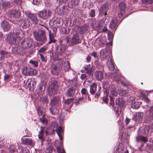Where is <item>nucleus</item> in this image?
<instances>
[{"mask_svg":"<svg viewBox=\"0 0 153 153\" xmlns=\"http://www.w3.org/2000/svg\"><path fill=\"white\" fill-rule=\"evenodd\" d=\"M9 153H18L16 147L13 145H10L8 148Z\"/></svg>","mask_w":153,"mask_h":153,"instance_id":"obj_35","label":"nucleus"},{"mask_svg":"<svg viewBox=\"0 0 153 153\" xmlns=\"http://www.w3.org/2000/svg\"><path fill=\"white\" fill-rule=\"evenodd\" d=\"M125 12H123L122 11H120V12L118 13V17L120 18L121 20L124 18V15L125 13Z\"/></svg>","mask_w":153,"mask_h":153,"instance_id":"obj_54","label":"nucleus"},{"mask_svg":"<svg viewBox=\"0 0 153 153\" xmlns=\"http://www.w3.org/2000/svg\"><path fill=\"white\" fill-rule=\"evenodd\" d=\"M40 101L44 104H45L46 106L47 105L48 100L47 97L44 96L40 98Z\"/></svg>","mask_w":153,"mask_h":153,"instance_id":"obj_42","label":"nucleus"},{"mask_svg":"<svg viewBox=\"0 0 153 153\" xmlns=\"http://www.w3.org/2000/svg\"><path fill=\"white\" fill-rule=\"evenodd\" d=\"M61 105L60 100L59 97H53L50 103L49 110L51 114L55 115L59 113V110Z\"/></svg>","mask_w":153,"mask_h":153,"instance_id":"obj_6","label":"nucleus"},{"mask_svg":"<svg viewBox=\"0 0 153 153\" xmlns=\"http://www.w3.org/2000/svg\"><path fill=\"white\" fill-rule=\"evenodd\" d=\"M49 38L50 41L49 42V44L51 43H55L56 42V40L53 38V36L51 35V33L49 32Z\"/></svg>","mask_w":153,"mask_h":153,"instance_id":"obj_52","label":"nucleus"},{"mask_svg":"<svg viewBox=\"0 0 153 153\" xmlns=\"http://www.w3.org/2000/svg\"><path fill=\"white\" fill-rule=\"evenodd\" d=\"M67 48V46L64 44H60L56 45L55 46V55L53 57V59L58 61L62 64V62L64 60V58L62 57L65 55Z\"/></svg>","mask_w":153,"mask_h":153,"instance_id":"obj_3","label":"nucleus"},{"mask_svg":"<svg viewBox=\"0 0 153 153\" xmlns=\"http://www.w3.org/2000/svg\"><path fill=\"white\" fill-rule=\"evenodd\" d=\"M19 25L22 27L23 29H25L29 27L30 25L29 20L27 18H23L19 21Z\"/></svg>","mask_w":153,"mask_h":153,"instance_id":"obj_18","label":"nucleus"},{"mask_svg":"<svg viewBox=\"0 0 153 153\" xmlns=\"http://www.w3.org/2000/svg\"><path fill=\"white\" fill-rule=\"evenodd\" d=\"M39 24V29L33 32V36L36 40L41 42L43 44L46 40V32L48 31V25L41 21H40Z\"/></svg>","mask_w":153,"mask_h":153,"instance_id":"obj_1","label":"nucleus"},{"mask_svg":"<svg viewBox=\"0 0 153 153\" xmlns=\"http://www.w3.org/2000/svg\"><path fill=\"white\" fill-rule=\"evenodd\" d=\"M39 55L40 56V59L42 62H46L47 61V58L45 56H43L42 54L39 53Z\"/></svg>","mask_w":153,"mask_h":153,"instance_id":"obj_57","label":"nucleus"},{"mask_svg":"<svg viewBox=\"0 0 153 153\" xmlns=\"http://www.w3.org/2000/svg\"><path fill=\"white\" fill-rule=\"evenodd\" d=\"M119 94L123 96H125L127 95L128 94L127 91L123 89H120L119 91Z\"/></svg>","mask_w":153,"mask_h":153,"instance_id":"obj_44","label":"nucleus"},{"mask_svg":"<svg viewBox=\"0 0 153 153\" xmlns=\"http://www.w3.org/2000/svg\"><path fill=\"white\" fill-rule=\"evenodd\" d=\"M136 140L137 142L145 143L148 140V139L146 137L138 135L136 137Z\"/></svg>","mask_w":153,"mask_h":153,"instance_id":"obj_31","label":"nucleus"},{"mask_svg":"<svg viewBox=\"0 0 153 153\" xmlns=\"http://www.w3.org/2000/svg\"><path fill=\"white\" fill-rule=\"evenodd\" d=\"M51 12L50 10L47 9H44L39 11L38 13L37 14L39 18L42 19H46L50 16Z\"/></svg>","mask_w":153,"mask_h":153,"instance_id":"obj_10","label":"nucleus"},{"mask_svg":"<svg viewBox=\"0 0 153 153\" xmlns=\"http://www.w3.org/2000/svg\"><path fill=\"white\" fill-rule=\"evenodd\" d=\"M110 76L113 80L118 82L120 80V76L117 73L114 74H111L110 75Z\"/></svg>","mask_w":153,"mask_h":153,"instance_id":"obj_26","label":"nucleus"},{"mask_svg":"<svg viewBox=\"0 0 153 153\" xmlns=\"http://www.w3.org/2000/svg\"><path fill=\"white\" fill-rule=\"evenodd\" d=\"M29 63L32 64L35 67H37L38 66L39 62L37 61L30 60Z\"/></svg>","mask_w":153,"mask_h":153,"instance_id":"obj_46","label":"nucleus"},{"mask_svg":"<svg viewBox=\"0 0 153 153\" xmlns=\"http://www.w3.org/2000/svg\"><path fill=\"white\" fill-rule=\"evenodd\" d=\"M141 104V102H134L132 101L131 105V107L133 109H136L139 107Z\"/></svg>","mask_w":153,"mask_h":153,"instance_id":"obj_36","label":"nucleus"},{"mask_svg":"<svg viewBox=\"0 0 153 153\" xmlns=\"http://www.w3.org/2000/svg\"><path fill=\"white\" fill-rule=\"evenodd\" d=\"M12 76L11 75L5 74L4 76V80H9L10 78Z\"/></svg>","mask_w":153,"mask_h":153,"instance_id":"obj_59","label":"nucleus"},{"mask_svg":"<svg viewBox=\"0 0 153 153\" xmlns=\"http://www.w3.org/2000/svg\"><path fill=\"white\" fill-rule=\"evenodd\" d=\"M94 76L96 79L98 80H101L103 78V73L101 71H97L94 74Z\"/></svg>","mask_w":153,"mask_h":153,"instance_id":"obj_25","label":"nucleus"},{"mask_svg":"<svg viewBox=\"0 0 153 153\" xmlns=\"http://www.w3.org/2000/svg\"><path fill=\"white\" fill-rule=\"evenodd\" d=\"M144 91H143L142 92L141 95H142V96H143V97L144 98V100L146 102H148L149 101V99L147 97L146 95H144Z\"/></svg>","mask_w":153,"mask_h":153,"instance_id":"obj_61","label":"nucleus"},{"mask_svg":"<svg viewBox=\"0 0 153 153\" xmlns=\"http://www.w3.org/2000/svg\"><path fill=\"white\" fill-rule=\"evenodd\" d=\"M73 100V99L72 98H71L70 99H67L66 100H65L64 102V103L65 104H69L71 102H72Z\"/></svg>","mask_w":153,"mask_h":153,"instance_id":"obj_56","label":"nucleus"},{"mask_svg":"<svg viewBox=\"0 0 153 153\" xmlns=\"http://www.w3.org/2000/svg\"><path fill=\"white\" fill-rule=\"evenodd\" d=\"M19 31H20V34H19V36H17V37H18V39H19V40L21 39L25 36V33L24 31L22 30Z\"/></svg>","mask_w":153,"mask_h":153,"instance_id":"obj_49","label":"nucleus"},{"mask_svg":"<svg viewBox=\"0 0 153 153\" xmlns=\"http://www.w3.org/2000/svg\"><path fill=\"white\" fill-rule=\"evenodd\" d=\"M143 3L146 4H151L152 3V0H142Z\"/></svg>","mask_w":153,"mask_h":153,"instance_id":"obj_64","label":"nucleus"},{"mask_svg":"<svg viewBox=\"0 0 153 153\" xmlns=\"http://www.w3.org/2000/svg\"><path fill=\"white\" fill-rule=\"evenodd\" d=\"M125 148V146L122 143H119L116 149L117 152L118 153H122Z\"/></svg>","mask_w":153,"mask_h":153,"instance_id":"obj_32","label":"nucleus"},{"mask_svg":"<svg viewBox=\"0 0 153 153\" xmlns=\"http://www.w3.org/2000/svg\"><path fill=\"white\" fill-rule=\"evenodd\" d=\"M6 40L7 42L9 43L13 44L15 43L16 39L14 36H12L11 34L9 33L7 35Z\"/></svg>","mask_w":153,"mask_h":153,"instance_id":"obj_21","label":"nucleus"},{"mask_svg":"<svg viewBox=\"0 0 153 153\" xmlns=\"http://www.w3.org/2000/svg\"><path fill=\"white\" fill-rule=\"evenodd\" d=\"M44 127L41 126L40 127V130L39 131V134L38 135L39 138L41 140V144H43V142L44 140V136L43 135L44 133Z\"/></svg>","mask_w":153,"mask_h":153,"instance_id":"obj_22","label":"nucleus"},{"mask_svg":"<svg viewBox=\"0 0 153 153\" xmlns=\"http://www.w3.org/2000/svg\"><path fill=\"white\" fill-rule=\"evenodd\" d=\"M45 145L46 148L45 150L46 153H55L53 147L51 145V141L50 140L46 141Z\"/></svg>","mask_w":153,"mask_h":153,"instance_id":"obj_15","label":"nucleus"},{"mask_svg":"<svg viewBox=\"0 0 153 153\" xmlns=\"http://www.w3.org/2000/svg\"><path fill=\"white\" fill-rule=\"evenodd\" d=\"M8 16L10 18H18L21 15L20 12L18 10H11L7 13Z\"/></svg>","mask_w":153,"mask_h":153,"instance_id":"obj_16","label":"nucleus"},{"mask_svg":"<svg viewBox=\"0 0 153 153\" xmlns=\"http://www.w3.org/2000/svg\"><path fill=\"white\" fill-rule=\"evenodd\" d=\"M55 130H56L59 140L61 141L60 144H61L62 143V140L63 139L64 129L61 126L58 127V124L56 122H53L51 123V128L48 129L47 130H46L45 131V133L47 135L48 134H53Z\"/></svg>","mask_w":153,"mask_h":153,"instance_id":"obj_4","label":"nucleus"},{"mask_svg":"<svg viewBox=\"0 0 153 153\" xmlns=\"http://www.w3.org/2000/svg\"><path fill=\"white\" fill-rule=\"evenodd\" d=\"M84 69L86 71V73L88 74H91L93 71L92 69H91V65L90 64L87 65L84 67Z\"/></svg>","mask_w":153,"mask_h":153,"instance_id":"obj_38","label":"nucleus"},{"mask_svg":"<svg viewBox=\"0 0 153 153\" xmlns=\"http://www.w3.org/2000/svg\"><path fill=\"white\" fill-rule=\"evenodd\" d=\"M64 70L66 72L68 71L70 69V67L69 63L68 60H65L64 62Z\"/></svg>","mask_w":153,"mask_h":153,"instance_id":"obj_37","label":"nucleus"},{"mask_svg":"<svg viewBox=\"0 0 153 153\" xmlns=\"http://www.w3.org/2000/svg\"><path fill=\"white\" fill-rule=\"evenodd\" d=\"M149 111L150 119H153V106L149 108Z\"/></svg>","mask_w":153,"mask_h":153,"instance_id":"obj_50","label":"nucleus"},{"mask_svg":"<svg viewBox=\"0 0 153 153\" xmlns=\"http://www.w3.org/2000/svg\"><path fill=\"white\" fill-rule=\"evenodd\" d=\"M26 15L30 19V20L35 24L38 23V20L37 16L35 14L32 13L30 11H27L25 13Z\"/></svg>","mask_w":153,"mask_h":153,"instance_id":"obj_13","label":"nucleus"},{"mask_svg":"<svg viewBox=\"0 0 153 153\" xmlns=\"http://www.w3.org/2000/svg\"><path fill=\"white\" fill-rule=\"evenodd\" d=\"M75 89L73 87L69 88L66 91V95L68 97H73L74 94Z\"/></svg>","mask_w":153,"mask_h":153,"instance_id":"obj_27","label":"nucleus"},{"mask_svg":"<svg viewBox=\"0 0 153 153\" xmlns=\"http://www.w3.org/2000/svg\"><path fill=\"white\" fill-rule=\"evenodd\" d=\"M90 16L91 18H93L95 16V10L94 9L92 10L89 13Z\"/></svg>","mask_w":153,"mask_h":153,"instance_id":"obj_58","label":"nucleus"},{"mask_svg":"<svg viewBox=\"0 0 153 153\" xmlns=\"http://www.w3.org/2000/svg\"><path fill=\"white\" fill-rule=\"evenodd\" d=\"M57 30V27H53L52 28V31H49V32L51 33L52 36H55L56 35V32Z\"/></svg>","mask_w":153,"mask_h":153,"instance_id":"obj_51","label":"nucleus"},{"mask_svg":"<svg viewBox=\"0 0 153 153\" xmlns=\"http://www.w3.org/2000/svg\"><path fill=\"white\" fill-rule=\"evenodd\" d=\"M55 146L56 148L58 153H65L62 143L61 144L60 143L59 146H57L56 145Z\"/></svg>","mask_w":153,"mask_h":153,"instance_id":"obj_34","label":"nucleus"},{"mask_svg":"<svg viewBox=\"0 0 153 153\" xmlns=\"http://www.w3.org/2000/svg\"><path fill=\"white\" fill-rule=\"evenodd\" d=\"M20 30H21V29H16L15 30L14 32V36L15 37V38H18V37L17 36H19V34L20 31Z\"/></svg>","mask_w":153,"mask_h":153,"instance_id":"obj_47","label":"nucleus"},{"mask_svg":"<svg viewBox=\"0 0 153 153\" xmlns=\"http://www.w3.org/2000/svg\"><path fill=\"white\" fill-rule=\"evenodd\" d=\"M41 3V0H33V3L34 4L38 5Z\"/></svg>","mask_w":153,"mask_h":153,"instance_id":"obj_62","label":"nucleus"},{"mask_svg":"<svg viewBox=\"0 0 153 153\" xmlns=\"http://www.w3.org/2000/svg\"><path fill=\"white\" fill-rule=\"evenodd\" d=\"M149 128L148 126L143 127L141 131V133L142 135L146 136L148 134Z\"/></svg>","mask_w":153,"mask_h":153,"instance_id":"obj_33","label":"nucleus"},{"mask_svg":"<svg viewBox=\"0 0 153 153\" xmlns=\"http://www.w3.org/2000/svg\"><path fill=\"white\" fill-rule=\"evenodd\" d=\"M108 57L107 65L110 71H112L114 69L113 64L111 53L109 48H105L102 50L100 52V57L101 59H103Z\"/></svg>","mask_w":153,"mask_h":153,"instance_id":"obj_5","label":"nucleus"},{"mask_svg":"<svg viewBox=\"0 0 153 153\" xmlns=\"http://www.w3.org/2000/svg\"><path fill=\"white\" fill-rule=\"evenodd\" d=\"M1 27L4 31L9 30L11 27L9 22L6 20H4L1 22Z\"/></svg>","mask_w":153,"mask_h":153,"instance_id":"obj_19","label":"nucleus"},{"mask_svg":"<svg viewBox=\"0 0 153 153\" xmlns=\"http://www.w3.org/2000/svg\"><path fill=\"white\" fill-rule=\"evenodd\" d=\"M20 150L19 153H30L29 150L26 148H21Z\"/></svg>","mask_w":153,"mask_h":153,"instance_id":"obj_48","label":"nucleus"},{"mask_svg":"<svg viewBox=\"0 0 153 153\" xmlns=\"http://www.w3.org/2000/svg\"><path fill=\"white\" fill-rule=\"evenodd\" d=\"M32 69L29 67H24L22 69V74L25 75H30L32 74Z\"/></svg>","mask_w":153,"mask_h":153,"instance_id":"obj_23","label":"nucleus"},{"mask_svg":"<svg viewBox=\"0 0 153 153\" xmlns=\"http://www.w3.org/2000/svg\"><path fill=\"white\" fill-rule=\"evenodd\" d=\"M38 114L40 117L39 119L40 122L43 124H46L47 123V120L45 117V114L44 113L41 111L40 110H38Z\"/></svg>","mask_w":153,"mask_h":153,"instance_id":"obj_20","label":"nucleus"},{"mask_svg":"<svg viewBox=\"0 0 153 153\" xmlns=\"http://www.w3.org/2000/svg\"><path fill=\"white\" fill-rule=\"evenodd\" d=\"M10 56L9 53L4 51L0 52V60L4 59L5 58H8Z\"/></svg>","mask_w":153,"mask_h":153,"instance_id":"obj_24","label":"nucleus"},{"mask_svg":"<svg viewBox=\"0 0 153 153\" xmlns=\"http://www.w3.org/2000/svg\"><path fill=\"white\" fill-rule=\"evenodd\" d=\"M143 113L140 112H137L133 115L132 119L136 122L140 123L143 120Z\"/></svg>","mask_w":153,"mask_h":153,"instance_id":"obj_12","label":"nucleus"},{"mask_svg":"<svg viewBox=\"0 0 153 153\" xmlns=\"http://www.w3.org/2000/svg\"><path fill=\"white\" fill-rule=\"evenodd\" d=\"M22 140L23 144L29 146L30 147H33L35 144V142L32 138L23 137Z\"/></svg>","mask_w":153,"mask_h":153,"instance_id":"obj_14","label":"nucleus"},{"mask_svg":"<svg viewBox=\"0 0 153 153\" xmlns=\"http://www.w3.org/2000/svg\"><path fill=\"white\" fill-rule=\"evenodd\" d=\"M58 83L57 81L54 80L51 83L49 88L48 94L50 96L54 95L57 92V89L58 87Z\"/></svg>","mask_w":153,"mask_h":153,"instance_id":"obj_8","label":"nucleus"},{"mask_svg":"<svg viewBox=\"0 0 153 153\" xmlns=\"http://www.w3.org/2000/svg\"><path fill=\"white\" fill-rule=\"evenodd\" d=\"M119 8L120 9V11L125 12V10L126 8V4L123 2L119 4Z\"/></svg>","mask_w":153,"mask_h":153,"instance_id":"obj_43","label":"nucleus"},{"mask_svg":"<svg viewBox=\"0 0 153 153\" xmlns=\"http://www.w3.org/2000/svg\"><path fill=\"white\" fill-rule=\"evenodd\" d=\"M47 50V48L45 46L41 48L39 50V52L44 53Z\"/></svg>","mask_w":153,"mask_h":153,"instance_id":"obj_55","label":"nucleus"},{"mask_svg":"<svg viewBox=\"0 0 153 153\" xmlns=\"http://www.w3.org/2000/svg\"><path fill=\"white\" fill-rule=\"evenodd\" d=\"M58 65H53L51 67V73L53 75H57L58 73L60 72L62 69V65H63V62L61 64L58 61Z\"/></svg>","mask_w":153,"mask_h":153,"instance_id":"obj_11","label":"nucleus"},{"mask_svg":"<svg viewBox=\"0 0 153 153\" xmlns=\"http://www.w3.org/2000/svg\"><path fill=\"white\" fill-rule=\"evenodd\" d=\"M10 4V2L7 1H3L1 4L2 7L4 9H6Z\"/></svg>","mask_w":153,"mask_h":153,"instance_id":"obj_41","label":"nucleus"},{"mask_svg":"<svg viewBox=\"0 0 153 153\" xmlns=\"http://www.w3.org/2000/svg\"><path fill=\"white\" fill-rule=\"evenodd\" d=\"M83 97L80 96L78 97V99H77L75 102L76 105H78L83 100Z\"/></svg>","mask_w":153,"mask_h":153,"instance_id":"obj_53","label":"nucleus"},{"mask_svg":"<svg viewBox=\"0 0 153 153\" xmlns=\"http://www.w3.org/2000/svg\"><path fill=\"white\" fill-rule=\"evenodd\" d=\"M117 19L116 17H114L111 20L109 25V27L113 29L114 28L117 24Z\"/></svg>","mask_w":153,"mask_h":153,"instance_id":"obj_29","label":"nucleus"},{"mask_svg":"<svg viewBox=\"0 0 153 153\" xmlns=\"http://www.w3.org/2000/svg\"><path fill=\"white\" fill-rule=\"evenodd\" d=\"M12 52L13 53L17 54L20 52V50L17 45H15L12 48Z\"/></svg>","mask_w":153,"mask_h":153,"instance_id":"obj_39","label":"nucleus"},{"mask_svg":"<svg viewBox=\"0 0 153 153\" xmlns=\"http://www.w3.org/2000/svg\"><path fill=\"white\" fill-rule=\"evenodd\" d=\"M32 45V40L28 38L24 39L21 42V47L23 49H27L30 48Z\"/></svg>","mask_w":153,"mask_h":153,"instance_id":"obj_9","label":"nucleus"},{"mask_svg":"<svg viewBox=\"0 0 153 153\" xmlns=\"http://www.w3.org/2000/svg\"><path fill=\"white\" fill-rule=\"evenodd\" d=\"M108 36L109 39L110 40V41L112 40L113 37V35L112 33L111 32H109L108 33Z\"/></svg>","mask_w":153,"mask_h":153,"instance_id":"obj_60","label":"nucleus"},{"mask_svg":"<svg viewBox=\"0 0 153 153\" xmlns=\"http://www.w3.org/2000/svg\"><path fill=\"white\" fill-rule=\"evenodd\" d=\"M121 139H127L128 138V135L126 133H123L122 135Z\"/></svg>","mask_w":153,"mask_h":153,"instance_id":"obj_63","label":"nucleus"},{"mask_svg":"<svg viewBox=\"0 0 153 153\" xmlns=\"http://www.w3.org/2000/svg\"><path fill=\"white\" fill-rule=\"evenodd\" d=\"M109 4L107 3H105L102 5L99 9V15H107V11L108 10Z\"/></svg>","mask_w":153,"mask_h":153,"instance_id":"obj_17","label":"nucleus"},{"mask_svg":"<svg viewBox=\"0 0 153 153\" xmlns=\"http://www.w3.org/2000/svg\"><path fill=\"white\" fill-rule=\"evenodd\" d=\"M68 5L70 8H73L77 5L79 3V0H70Z\"/></svg>","mask_w":153,"mask_h":153,"instance_id":"obj_28","label":"nucleus"},{"mask_svg":"<svg viewBox=\"0 0 153 153\" xmlns=\"http://www.w3.org/2000/svg\"><path fill=\"white\" fill-rule=\"evenodd\" d=\"M64 7H65L64 6L62 7H60L59 8V9H58L57 10V12L59 14L61 15L63 14L65 10Z\"/></svg>","mask_w":153,"mask_h":153,"instance_id":"obj_45","label":"nucleus"},{"mask_svg":"<svg viewBox=\"0 0 153 153\" xmlns=\"http://www.w3.org/2000/svg\"><path fill=\"white\" fill-rule=\"evenodd\" d=\"M103 87L105 91H106V93L105 94V96L103 98V101L105 103L108 102V98L107 93H110L111 95L109 96V97L110 101L112 102L114 99L113 97L116 96L117 94V92L116 91L115 86L113 85H110L108 82H105L104 83Z\"/></svg>","mask_w":153,"mask_h":153,"instance_id":"obj_2","label":"nucleus"},{"mask_svg":"<svg viewBox=\"0 0 153 153\" xmlns=\"http://www.w3.org/2000/svg\"><path fill=\"white\" fill-rule=\"evenodd\" d=\"M90 92L91 94H94L97 90V84L93 83L90 86Z\"/></svg>","mask_w":153,"mask_h":153,"instance_id":"obj_30","label":"nucleus"},{"mask_svg":"<svg viewBox=\"0 0 153 153\" xmlns=\"http://www.w3.org/2000/svg\"><path fill=\"white\" fill-rule=\"evenodd\" d=\"M115 114L116 116L118 117L120 114L122 112L121 109L120 107H117L114 108Z\"/></svg>","mask_w":153,"mask_h":153,"instance_id":"obj_40","label":"nucleus"},{"mask_svg":"<svg viewBox=\"0 0 153 153\" xmlns=\"http://www.w3.org/2000/svg\"><path fill=\"white\" fill-rule=\"evenodd\" d=\"M66 39L68 46H73L81 43V40L79 37V34L78 33L74 34L71 39H70L68 37Z\"/></svg>","mask_w":153,"mask_h":153,"instance_id":"obj_7","label":"nucleus"}]
</instances>
